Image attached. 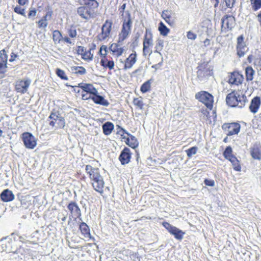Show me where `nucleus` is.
I'll return each mask as SVG.
<instances>
[{"mask_svg":"<svg viewBox=\"0 0 261 261\" xmlns=\"http://www.w3.org/2000/svg\"><path fill=\"white\" fill-rule=\"evenodd\" d=\"M126 15V18L123 19L122 28L118 34L117 43H113L109 46V50L112 55L116 57H120L125 52L124 47L121 46V45L128 37L131 32L133 22L129 11L127 12Z\"/></svg>","mask_w":261,"mask_h":261,"instance_id":"obj_1","label":"nucleus"},{"mask_svg":"<svg viewBox=\"0 0 261 261\" xmlns=\"http://www.w3.org/2000/svg\"><path fill=\"white\" fill-rule=\"evenodd\" d=\"M226 105L231 108H244L248 100L246 96L240 90H233L226 97Z\"/></svg>","mask_w":261,"mask_h":261,"instance_id":"obj_2","label":"nucleus"},{"mask_svg":"<svg viewBox=\"0 0 261 261\" xmlns=\"http://www.w3.org/2000/svg\"><path fill=\"white\" fill-rule=\"evenodd\" d=\"M90 5L81 6L77 8V14L85 21L95 18L97 15L99 4L97 1H92Z\"/></svg>","mask_w":261,"mask_h":261,"instance_id":"obj_3","label":"nucleus"},{"mask_svg":"<svg viewBox=\"0 0 261 261\" xmlns=\"http://www.w3.org/2000/svg\"><path fill=\"white\" fill-rule=\"evenodd\" d=\"M100 57V65L105 69L111 70L114 68L115 63L112 58L108 56V48L106 45H102L98 52Z\"/></svg>","mask_w":261,"mask_h":261,"instance_id":"obj_4","label":"nucleus"},{"mask_svg":"<svg viewBox=\"0 0 261 261\" xmlns=\"http://www.w3.org/2000/svg\"><path fill=\"white\" fill-rule=\"evenodd\" d=\"M153 34L148 29H146L143 39V55L150 56L152 53V48L153 45Z\"/></svg>","mask_w":261,"mask_h":261,"instance_id":"obj_5","label":"nucleus"},{"mask_svg":"<svg viewBox=\"0 0 261 261\" xmlns=\"http://www.w3.org/2000/svg\"><path fill=\"white\" fill-rule=\"evenodd\" d=\"M48 121L49 126L55 129L63 128L65 125L64 118L58 112H51L48 117Z\"/></svg>","mask_w":261,"mask_h":261,"instance_id":"obj_6","label":"nucleus"},{"mask_svg":"<svg viewBox=\"0 0 261 261\" xmlns=\"http://www.w3.org/2000/svg\"><path fill=\"white\" fill-rule=\"evenodd\" d=\"M195 98L203 103L207 109L211 110L213 107L214 97L205 91H201L195 94Z\"/></svg>","mask_w":261,"mask_h":261,"instance_id":"obj_7","label":"nucleus"},{"mask_svg":"<svg viewBox=\"0 0 261 261\" xmlns=\"http://www.w3.org/2000/svg\"><path fill=\"white\" fill-rule=\"evenodd\" d=\"M113 20L107 19L102 25L101 32L97 36L98 40L104 41L111 36L112 31Z\"/></svg>","mask_w":261,"mask_h":261,"instance_id":"obj_8","label":"nucleus"},{"mask_svg":"<svg viewBox=\"0 0 261 261\" xmlns=\"http://www.w3.org/2000/svg\"><path fill=\"white\" fill-rule=\"evenodd\" d=\"M222 129L227 136H231L239 133L241 125L238 122H226L222 124Z\"/></svg>","mask_w":261,"mask_h":261,"instance_id":"obj_9","label":"nucleus"},{"mask_svg":"<svg viewBox=\"0 0 261 261\" xmlns=\"http://www.w3.org/2000/svg\"><path fill=\"white\" fill-rule=\"evenodd\" d=\"M96 45L93 43L88 50H86L84 46H78L76 47V53L79 55H81V58L87 62H90L93 59V54L92 50L95 49Z\"/></svg>","mask_w":261,"mask_h":261,"instance_id":"obj_10","label":"nucleus"},{"mask_svg":"<svg viewBox=\"0 0 261 261\" xmlns=\"http://www.w3.org/2000/svg\"><path fill=\"white\" fill-rule=\"evenodd\" d=\"M162 225L167 230V231L174 238L178 240L181 241L184 237L185 232L178 229L175 226H173L167 222H163Z\"/></svg>","mask_w":261,"mask_h":261,"instance_id":"obj_11","label":"nucleus"},{"mask_svg":"<svg viewBox=\"0 0 261 261\" xmlns=\"http://www.w3.org/2000/svg\"><path fill=\"white\" fill-rule=\"evenodd\" d=\"M52 39L55 44H60L62 43L69 45L73 44L72 41H71L67 36L63 37L61 32L58 30L52 32Z\"/></svg>","mask_w":261,"mask_h":261,"instance_id":"obj_12","label":"nucleus"},{"mask_svg":"<svg viewBox=\"0 0 261 261\" xmlns=\"http://www.w3.org/2000/svg\"><path fill=\"white\" fill-rule=\"evenodd\" d=\"M236 49L237 55L239 57H243L248 50V48L244 42V37L243 35H241L237 38Z\"/></svg>","mask_w":261,"mask_h":261,"instance_id":"obj_13","label":"nucleus"},{"mask_svg":"<svg viewBox=\"0 0 261 261\" xmlns=\"http://www.w3.org/2000/svg\"><path fill=\"white\" fill-rule=\"evenodd\" d=\"M236 19L233 16L225 15L222 18V29L227 31L230 30L234 27Z\"/></svg>","mask_w":261,"mask_h":261,"instance_id":"obj_14","label":"nucleus"},{"mask_svg":"<svg viewBox=\"0 0 261 261\" xmlns=\"http://www.w3.org/2000/svg\"><path fill=\"white\" fill-rule=\"evenodd\" d=\"M22 139L24 146L27 148L33 149L37 145L35 137L30 133H23L22 134Z\"/></svg>","mask_w":261,"mask_h":261,"instance_id":"obj_15","label":"nucleus"},{"mask_svg":"<svg viewBox=\"0 0 261 261\" xmlns=\"http://www.w3.org/2000/svg\"><path fill=\"white\" fill-rule=\"evenodd\" d=\"M31 80L27 79L25 80H19L16 81L15 85V89L18 93L24 94L28 91V89L31 84Z\"/></svg>","mask_w":261,"mask_h":261,"instance_id":"obj_16","label":"nucleus"},{"mask_svg":"<svg viewBox=\"0 0 261 261\" xmlns=\"http://www.w3.org/2000/svg\"><path fill=\"white\" fill-rule=\"evenodd\" d=\"M244 79L242 74L238 71H233L229 75L228 83L230 85L239 86L242 84Z\"/></svg>","mask_w":261,"mask_h":261,"instance_id":"obj_17","label":"nucleus"},{"mask_svg":"<svg viewBox=\"0 0 261 261\" xmlns=\"http://www.w3.org/2000/svg\"><path fill=\"white\" fill-rule=\"evenodd\" d=\"M85 171L91 181L102 176L99 169L93 167L91 165L85 166Z\"/></svg>","mask_w":261,"mask_h":261,"instance_id":"obj_18","label":"nucleus"},{"mask_svg":"<svg viewBox=\"0 0 261 261\" xmlns=\"http://www.w3.org/2000/svg\"><path fill=\"white\" fill-rule=\"evenodd\" d=\"M91 184L92 188L95 191L99 193L101 195L103 194L105 181L102 176L91 180Z\"/></svg>","mask_w":261,"mask_h":261,"instance_id":"obj_19","label":"nucleus"},{"mask_svg":"<svg viewBox=\"0 0 261 261\" xmlns=\"http://www.w3.org/2000/svg\"><path fill=\"white\" fill-rule=\"evenodd\" d=\"M67 208L70 216L74 219L79 218L81 216L80 208L75 201L70 202L67 205Z\"/></svg>","mask_w":261,"mask_h":261,"instance_id":"obj_20","label":"nucleus"},{"mask_svg":"<svg viewBox=\"0 0 261 261\" xmlns=\"http://www.w3.org/2000/svg\"><path fill=\"white\" fill-rule=\"evenodd\" d=\"M132 153L130 149L125 147L121 151L119 156V160L123 165L128 164L131 159Z\"/></svg>","mask_w":261,"mask_h":261,"instance_id":"obj_21","label":"nucleus"},{"mask_svg":"<svg viewBox=\"0 0 261 261\" xmlns=\"http://www.w3.org/2000/svg\"><path fill=\"white\" fill-rule=\"evenodd\" d=\"M250 153L254 160H261V145L259 142H256L250 147Z\"/></svg>","mask_w":261,"mask_h":261,"instance_id":"obj_22","label":"nucleus"},{"mask_svg":"<svg viewBox=\"0 0 261 261\" xmlns=\"http://www.w3.org/2000/svg\"><path fill=\"white\" fill-rule=\"evenodd\" d=\"M137 62V53L135 51L130 54L124 61L123 69L127 70L132 68Z\"/></svg>","mask_w":261,"mask_h":261,"instance_id":"obj_23","label":"nucleus"},{"mask_svg":"<svg viewBox=\"0 0 261 261\" xmlns=\"http://www.w3.org/2000/svg\"><path fill=\"white\" fill-rule=\"evenodd\" d=\"M78 87L82 89L83 92H86L92 95L97 93V89L91 84L81 83L79 84Z\"/></svg>","mask_w":261,"mask_h":261,"instance_id":"obj_24","label":"nucleus"},{"mask_svg":"<svg viewBox=\"0 0 261 261\" xmlns=\"http://www.w3.org/2000/svg\"><path fill=\"white\" fill-rule=\"evenodd\" d=\"M0 198L2 201L8 202L13 201L15 198V195L12 191L7 189L3 191L0 194Z\"/></svg>","mask_w":261,"mask_h":261,"instance_id":"obj_25","label":"nucleus"},{"mask_svg":"<svg viewBox=\"0 0 261 261\" xmlns=\"http://www.w3.org/2000/svg\"><path fill=\"white\" fill-rule=\"evenodd\" d=\"M261 104L260 98L258 96H256L252 99L249 109L250 111L255 114L257 112Z\"/></svg>","mask_w":261,"mask_h":261,"instance_id":"obj_26","label":"nucleus"},{"mask_svg":"<svg viewBox=\"0 0 261 261\" xmlns=\"http://www.w3.org/2000/svg\"><path fill=\"white\" fill-rule=\"evenodd\" d=\"M91 99L96 104L105 107H107L109 105V101L107 99H105L103 96L98 95V92L96 93L95 94L92 95Z\"/></svg>","mask_w":261,"mask_h":261,"instance_id":"obj_27","label":"nucleus"},{"mask_svg":"<svg viewBox=\"0 0 261 261\" xmlns=\"http://www.w3.org/2000/svg\"><path fill=\"white\" fill-rule=\"evenodd\" d=\"M79 229L82 235L86 238L89 239L94 238L91 237L90 234V228L87 224L85 222H82L79 226Z\"/></svg>","mask_w":261,"mask_h":261,"instance_id":"obj_28","label":"nucleus"},{"mask_svg":"<svg viewBox=\"0 0 261 261\" xmlns=\"http://www.w3.org/2000/svg\"><path fill=\"white\" fill-rule=\"evenodd\" d=\"M161 16L169 25L172 26L174 24V19L172 17L170 11L168 10L163 11Z\"/></svg>","mask_w":261,"mask_h":261,"instance_id":"obj_29","label":"nucleus"},{"mask_svg":"<svg viewBox=\"0 0 261 261\" xmlns=\"http://www.w3.org/2000/svg\"><path fill=\"white\" fill-rule=\"evenodd\" d=\"M128 137L125 138V143L129 147L135 149L139 145V143L136 137L130 134H127Z\"/></svg>","mask_w":261,"mask_h":261,"instance_id":"obj_30","label":"nucleus"},{"mask_svg":"<svg viewBox=\"0 0 261 261\" xmlns=\"http://www.w3.org/2000/svg\"><path fill=\"white\" fill-rule=\"evenodd\" d=\"M67 33L68 34L67 37L73 42L78 36L76 26L73 24L69 27L67 30Z\"/></svg>","mask_w":261,"mask_h":261,"instance_id":"obj_31","label":"nucleus"},{"mask_svg":"<svg viewBox=\"0 0 261 261\" xmlns=\"http://www.w3.org/2000/svg\"><path fill=\"white\" fill-rule=\"evenodd\" d=\"M232 164L233 169L236 171H241L242 167L240 161L235 156L228 160Z\"/></svg>","mask_w":261,"mask_h":261,"instance_id":"obj_32","label":"nucleus"},{"mask_svg":"<svg viewBox=\"0 0 261 261\" xmlns=\"http://www.w3.org/2000/svg\"><path fill=\"white\" fill-rule=\"evenodd\" d=\"M114 124L111 122H107L102 125L103 133L105 135H109L114 129Z\"/></svg>","mask_w":261,"mask_h":261,"instance_id":"obj_33","label":"nucleus"},{"mask_svg":"<svg viewBox=\"0 0 261 261\" xmlns=\"http://www.w3.org/2000/svg\"><path fill=\"white\" fill-rule=\"evenodd\" d=\"M255 71L251 66H247L245 68V76L247 81H251L253 79Z\"/></svg>","mask_w":261,"mask_h":261,"instance_id":"obj_34","label":"nucleus"},{"mask_svg":"<svg viewBox=\"0 0 261 261\" xmlns=\"http://www.w3.org/2000/svg\"><path fill=\"white\" fill-rule=\"evenodd\" d=\"M70 69L73 74L76 75H84L86 72V69L83 66H72Z\"/></svg>","mask_w":261,"mask_h":261,"instance_id":"obj_35","label":"nucleus"},{"mask_svg":"<svg viewBox=\"0 0 261 261\" xmlns=\"http://www.w3.org/2000/svg\"><path fill=\"white\" fill-rule=\"evenodd\" d=\"M164 48V40L162 39H158L156 41L155 45V50L154 53H158L162 55L161 51H162Z\"/></svg>","mask_w":261,"mask_h":261,"instance_id":"obj_36","label":"nucleus"},{"mask_svg":"<svg viewBox=\"0 0 261 261\" xmlns=\"http://www.w3.org/2000/svg\"><path fill=\"white\" fill-rule=\"evenodd\" d=\"M0 53V65L7 66L8 55L6 50L5 49L1 50Z\"/></svg>","mask_w":261,"mask_h":261,"instance_id":"obj_37","label":"nucleus"},{"mask_svg":"<svg viewBox=\"0 0 261 261\" xmlns=\"http://www.w3.org/2000/svg\"><path fill=\"white\" fill-rule=\"evenodd\" d=\"M151 80H148L144 82L140 87V91L142 93H146L151 89Z\"/></svg>","mask_w":261,"mask_h":261,"instance_id":"obj_38","label":"nucleus"},{"mask_svg":"<svg viewBox=\"0 0 261 261\" xmlns=\"http://www.w3.org/2000/svg\"><path fill=\"white\" fill-rule=\"evenodd\" d=\"M133 103L136 108L140 110L143 109L144 104L142 97L140 96L139 97L134 98L133 100Z\"/></svg>","mask_w":261,"mask_h":261,"instance_id":"obj_39","label":"nucleus"},{"mask_svg":"<svg viewBox=\"0 0 261 261\" xmlns=\"http://www.w3.org/2000/svg\"><path fill=\"white\" fill-rule=\"evenodd\" d=\"M158 29L160 34L164 36L167 35L170 31V30L164 24L163 22H160L159 23Z\"/></svg>","mask_w":261,"mask_h":261,"instance_id":"obj_40","label":"nucleus"},{"mask_svg":"<svg viewBox=\"0 0 261 261\" xmlns=\"http://www.w3.org/2000/svg\"><path fill=\"white\" fill-rule=\"evenodd\" d=\"M224 157L227 160H230V158L235 156L232 153V148L229 146H227L223 152Z\"/></svg>","mask_w":261,"mask_h":261,"instance_id":"obj_41","label":"nucleus"},{"mask_svg":"<svg viewBox=\"0 0 261 261\" xmlns=\"http://www.w3.org/2000/svg\"><path fill=\"white\" fill-rule=\"evenodd\" d=\"M252 9L256 11L261 8V0H250Z\"/></svg>","mask_w":261,"mask_h":261,"instance_id":"obj_42","label":"nucleus"},{"mask_svg":"<svg viewBox=\"0 0 261 261\" xmlns=\"http://www.w3.org/2000/svg\"><path fill=\"white\" fill-rule=\"evenodd\" d=\"M56 73L61 79L67 81L68 80L67 76L66 75L65 71L60 68H57Z\"/></svg>","mask_w":261,"mask_h":261,"instance_id":"obj_43","label":"nucleus"},{"mask_svg":"<svg viewBox=\"0 0 261 261\" xmlns=\"http://www.w3.org/2000/svg\"><path fill=\"white\" fill-rule=\"evenodd\" d=\"M45 14L43 16V17L48 21L51 19L53 14V11L49 6H47L45 8Z\"/></svg>","mask_w":261,"mask_h":261,"instance_id":"obj_44","label":"nucleus"},{"mask_svg":"<svg viewBox=\"0 0 261 261\" xmlns=\"http://www.w3.org/2000/svg\"><path fill=\"white\" fill-rule=\"evenodd\" d=\"M37 24L38 28L45 29L47 26L48 22L47 20L42 17L37 22Z\"/></svg>","mask_w":261,"mask_h":261,"instance_id":"obj_45","label":"nucleus"},{"mask_svg":"<svg viewBox=\"0 0 261 261\" xmlns=\"http://www.w3.org/2000/svg\"><path fill=\"white\" fill-rule=\"evenodd\" d=\"M197 149L198 148L196 146H193L189 148L186 151L187 156L189 158L191 157L192 155L196 153Z\"/></svg>","mask_w":261,"mask_h":261,"instance_id":"obj_46","label":"nucleus"},{"mask_svg":"<svg viewBox=\"0 0 261 261\" xmlns=\"http://www.w3.org/2000/svg\"><path fill=\"white\" fill-rule=\"evenodd\" d=\"M14 11L16 13L25 16V9L17 6L14 8Z\"/></svg>","mask_w":261,"mask_h":261,"instance_id":"obj_47","label":"nucleus"},{"mask_svg":"<svg viewBox=\"0 0 261 261\" xmlns=\"http://www.w3.org/2000/svg\"><path fill=\"white\" fill-rule=\"evenodd\" d=\"M117 129V134L120 135L121 136L122 139H125L126 137L125 136H124V134L127 135V134H128L126 132V130L120 126H118Z\"/></svg>","mask_w":261,"mask_h":261,"instance_id":"obj_48","label":"nucleus"},{"mask_svg":"<svg viewBox=\"0 0 261 261\" xmlns=\"http://www.w3.org/2000/svg\"><path fill=\"white\" fill-rule=\"evenodd\" d=\"M7 66L0 65V79L4 78L7 72Z\"/></svg>","mask_w":261,"mask_h":261,"instance_id":"obj_49","label":"nucleus"},{"mask_svg":"<svg viewBox=\"0 0 261 261\" xmlns=\"http://www.w3.org/2000/svg\"><path fill=\"white\" fill-rule=\"evenodd\" d=\"M37 14V10L35 8L30 9L28 14L29 18L34 17Z\"/></svg>","mask_w":261,"mask_h":261,"instance_id":"obj_50","label":"nucleus"},{"mask_svg":"<svg viewBox=\"0 0 261 261\" xmlns=\"http://www.w3.org/2000/svg\"><path fill=\"white\" fill-rule=\"evenodd\" d=\"M187 36L189 39L192 40H195L197 37L196 34L191 31H188L187 32Z\"/></svg>","mask_w":261,"mask_h":261,"instance_id":"obj_51","label":"nucleus"},{"mask_svg":"<svg viewBox=\"0 0 261 261\" xmlns=\"http://www.w3.org/2000/svg\"><path fill=\"white\" fill-rule=\"evenodd\" d=\"M204 183L206 186L210 187H214L215 186V181L213 179H205Z\"/></svg>","mask_w":261,"mask_h":261,"instance_id":"obj_52","label":"nucleus"},{"mask_svg":"<svg viewBox=\"0 0 261 261\" xmlns=\"http://www.w3.org/2000/svg\"><path fill=\"white\" fill-rule=\"evenodd\" d=\"M224 2H225L226 6L228 8H231L233 6L236 0H224Z\"/></svg>","mask_w":261,"mask_h":261,"instance_id":"obj_53","label":"nucleus"},{"mask_svg":"<svg viewBox=\"0 0 261 261\" xmlns=\"http://www.w3.org/2000/svg\"><path fill=\"white\" fill-rule=\"evenodd\" d=\"M92 95H88L87 93H84L82 92V98L83 100H88L89 99H91Z\"/></svg>","mask_w":261,"mask_h":261,"instance_id":"obj_54","label":"nucleus"},{"mask_svg":"<svg viewBox=\"0 0 261 261\" xmlns=\"http://www.w3.org/2000/svg\"><path fill=\"white\" fill-rule=\"evenodd\" d=\"M126 4L125 3L123 4L122 5H121L120 8H119V11L120 12V13L121 14V15L123 16L124 13V10L126 8Z\"/></svg>","mask_w":261,"mask_h":261,"instance_id":"obj_55","label":"nucleus"},{"mask_svg":"<svg viewBox=\"0 0 261 261\" xmlns=\"http://www.w3.org/2000/svg\"><path fill=\"white\" fill-rule=\"evenodd\" d=\"M18 3L19 6H24L29 3V0H18Z\"/></svg>","mask_w":261,"mask_h":261,"instance_id":"obj_56","label":"nucleus"},{"mask_svg":"<svg viewBox=\"0 0 261 261\" xmlns=\"http://www.w3.org/2000/svg\"><path fill=\"white\" fill-rule=\"evenodd\" d=\"M17 55L16 54L12 53L11 55V58L9 59V61L11 62L14 61Z\"/></svg>","mask_w":261,"mask_h":261,"instance_id":"obj_57","label":"nucleus"},{"mask_svg":"<svg viewBox=\"0 0 261 261\" xmlns=\"http://www.w3.org/2000/svg\"><path fill=\"white\" fill-rule=\"evenodd\" d=\"M254 58V56L252 55H250L247 57V61L249 63H251L252 62V60Z\"/></svg>","mask_w":261,"mask_h":261,"instance_id":"obj_58","label":"nucleus"},{"mask_svg":"<svg viewBox=\"0 0 261 261\" xmlns=\"http://www.w3.org/2000/svg\"><path fill=\"white\" fill-rule=\"evenodd\" d=\"M203 43H204V46H207V45H209L210 44V39L206 38V39H205V40L203 41Z\"/></svg>","mask_w":261,"mask_h":261,"instance_id":"obj_59","label":"nucleus"},{"mask_svg":"<svg viewBox=\"0 0 261 261\" xmlns=\"http://www.w3.org/2000/svg\"><path fill=\"white\" fill-rule=\"evenodd\" d=\"M214 1H215L214 7L217 8V7H218V6L219 5L220 0H214Z\"/></svg>","mask_w":261,"mask_h":261,"instance_id":"obj_60","label":"nucleus"},{"mask_svg":"<svg viewBox=\"0 0 261 261\" xmlns=\"http://www.w3.org/2000/svg\"><path fill=\"white\" fill-rule=\"evenodd\" d=\"M203 114L207 117L208 115L209 114V112L207 111H205L204 112H203Z\"/></svg>","mask_w":261,"mask_h":261,"instance_id":"obj_61","label":"nucleus"},{"mask_svg":"<svg viewBox=\"0 0 261 261\" xmlns=\"http://www.w3.org/2000/svg\"><path fill=\"white\" fill-rule=\"evenodd\" d=\"M227 137H226V138H225L224 139L223 141H224V142L226 143V142H227Z\"/></svg>","mask_w":261,"mask_h":261,"instance_id":"obj_62","label":"nucleus"},{"mask_svg":"<svg viewBox=\"0 0 261 261\" xmlns=\"http://www.w3.org/2000/svg\"><path fill=\"white\" fill-rule=\"evenodd\" d=\"M2 133L3 131L1 129H0V136L2 135Z\"/></svg>","mask_w":261,"mask_h":261,"instance_id":"obj_63","label":"nucleus"},{"mask_svg":"<svg viewBox=\"0 0 261 261\" xmlns=\"http://www.w3.org/2000/svg\"><path fill=\"white\" fill-rule=\"evenodd\" d=\"M65 219H66V218H65V217H64V218L62 219V220H63V221H65Z\"/></svg>","mask_w":261,"mask_h":261,"instance_id":"obj_64","label":"nucleus"}]
</instances>
